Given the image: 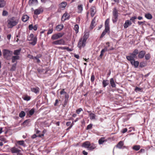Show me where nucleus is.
<instances>
[{"label": "nucleus", "mask_w": 155, "mask_h": 155, "mask_svg": "<svg viewBox=\"0 0 155 155\" xmlns=\"http://www.w3.org/2000/svg\"><path fill=\"white\" fill-rule=\"evenodd\" d=\"M110 84H111V86L112 87H115L116 86L114 82V80L113 78H111L110 79Z\"/></svg>", "instance_id": "obj_39"}, {"label": "nucleus", "mask_w": 155, "mask_h": 155, "mask_svg": "<svg viewBox=\"0 0 155 155\" xmlns=\"http://www.w3.org/2000/svg\"><path fill=\"white\" fill-rule=\"evenodd\" d=\"M18 22V20L15 17L9 18L7 20V25L9 28H12L16 25Z\"/></svg>", "instance_id": "obj_1"}, {"label": "nucleus", "mask_w": 155, "mask_h": 155, "mask_svg": "<svg viewBox=\"0 0 155 155\" xmlns=\"http://www.w3.org/2000/svg\"><path fill=\"white\" fill-rule=\"evenodd\" d=\"M28 58H30V59H34V57H33L32 55L30 54H28Z\"/></svg>", "instance_id": "obj_59"}, {"label": "nucleus", "mask_w": 155, "mask_h": 155, "mask_svg": "<svg viewBox=\"0 0 155 155\" xmlns=\"http://www.w3.org/2000/svg\"><path fill=\"white\" fill-rule=\"evenodd\" d=\"M109 31L110 30L105 28L104 30L103 31V32L102 33L100 36V38H103L104 37V36L107 33L109 32Z\"/></svg>", "instance_id": "obj_20"}, {"label": "nucleus", "mask_w": 155, "mask_h": 155, "mask_svg": "<svg viewBox=\"0 0 155 155\" xmlns=\"http://www.w3.org/2000/svg\"><path fill=\"white\" fill-rule=\"evenodd\" d=\"M144 57L145 59L146 60H148L151 57L150 54L149 53H148L146 54H145Z\"/></svg>", "instance_id": "obj_42"}, {"label": "nucleus", "mask_w": 155, "mask_h": 155, "mask_svg": "<svg viewBox=\"0 0 155 155\" xmlns=\"http://www.w3.org/2000/svg\"><path fill=\"white\" fill-rule=\"evenodd\" d=\"M83 5H79L78 6V12L79 13H82L83 10Z\"/></svg>", "instance_id": "obj_24"}, {"label": "nucleus", "mask_w": 155, "mask_h": 155, "mask_svg": "<svg viewBox=\"0 0 155 155\" xmlns=\"http://www.w3.org/2000/svg\"><path fill=\"white\" fill-rule=\"evenodd\" d=\"M145 17L146 18L148 19H151L152 18V15L149 13L145 14Z\"/></svg>", "instance_id": "obj_34"}, {"label": "nucleus", "mask_w": 155, "mask_h": 155, "mask_svg": "<svg viewBox=\"0 0 155 155\" xmlns=\"http://www.w3.org/2000/svg\"><path fill=\"white\" fill-rule=\"evenodd\" d=\"M31 91L32 92L37 94L39 93L40 89L38 87H31Z\"/></svg>", "instance_id": "obj_12"}, {"label": "nucleus", "mask_w": 155, "mask_h": 155, "mask_svg": "<svg viewBox=\"0 0 155 155\" xmlns=\"http://www.w3.org/2000/svg\"><path fill=\"white\" fill-rule=\"evenodd\" d=\"M86 44V41L83 39L82 38H80L78 41V47L81 49L82 47H84Z\"/></svg>", "instance_id": "obj_5"}, {"label": "nucleus", "mask_w": 155, "mask_h": 155, "mask_svg": "<svg viewBox=\"0 0 155 155\" xmlns=\"http://www.w3.org/2000/svg\"><path fill=\"white\" fill-rule=\"evenodd\" d=\"M124 142L122 141H120L117 144V148L119 149H123L124 148H126V147L124 146Z\"/></svg>", "instance_id": "obj_11"}, {"label": "nucleus", "mask_w": 155, "mask_h": 155, "mask_svg": "<svg viewBox=\"0 0 155 155\" xmlns=\"http://www.w3.org/2000/svg\"><path fill=\"white\" fill-rule=\"evenodd\" d=\"M96 147V146H95V144H94L92 143H90V145L89 146L88 148V150H92L94 149H95Z\"/></svg>", "instance_id": "obj_23"}, {"label": "nucleus", "mask_w": 155, "mask_h": 155, "mask_svg": "<svg viewBox=\"0 0 155 155\" xmlns=\"http://www.w3.org/2000/svg\"><path fill=\"white\" fill-rule=\"evenodd\" d=\"M112 19L113 23H115L116 22V7L114 8L113 11Z\"/></svg>", "instance_id": "obj_8"}, {"label": "nucleus", "mask_w": 155, "mask_h": 155, "mask_svg": "<svg viewBox=\"0 0 155 155\" xmlns=\"http://www.w3.org/2000/svg\"><path fill=\"white\" fill-rule=\"evenodd\" d=\"M95 18H94L92 21L90 25V28L91 29H92L95 26Z\"/></svg>", "instance_id": "obj_30"}, {"label": "nucleus", "mask_w": 155, "mask_h": 155, "mask_svg": "<svg viewBox=\"0 0 155 155\" xmlns=\"http://www.w3.org/2000/svg\"><path fill=\"white\" fill-rule=\"evenodd\" d=\"M52 43L53 45H65V41L63 39H61L54 41Z\"/></svg>", "instance_id": "obj_7"}, {"label": "nucleus", "mask_w": 155, "mask_h": 155, "mask_svg": "<svg viewBox=\"0 0 155 155\" xmlns=\"http://www.w3.org/2000/svg\"><path fill=\"white\" fill-rule=\"evenodd\" d=\"M41 57V54L37 55L36 56L34 57V59L33 60H36L38 63H40V61L39 58Z\"/></svg>", "instance_id": "obj_29"}, {"label": "nucleus", "mask_w": 155, "mask_h": 155, "mask_svg": "<svg viewBox=\"0 0 155 155\" xmlns=\"http://www.w3.org/2000/svg\"><path fill=\"white\" fill-rule=\"evenodd\" d=\"M89 37V35L88 34H84V35L83 36V38H82L84 40H85V41H86L87 39Z\"/></svg>", "instance_id": "obj_45"}, {"label": "nucleus", "mask_w": 155, "mask_h": 155, "mask_svg": "<svg viewBox=\"0 0 155 155\" xmlns=\"http://www.w3.org/2000/svg\"><path fill=\"white\" fill-rule=\"evenodd\" d=\"M8 13L7 11L5 10H3L2 12V16H5L8 15Z\"/></svg>", "instance_id": "obj_51"}, {"label": "nucleus", "mask_w": 155, "mask_h": 155, "mask_svg": "<svg viewBox=\"0 0 155 155\" xmlns=\"http://www.w3.org/2000/svg\"><path fill=\"white\" fill-rule=\"evenodd\" d=\"M137 18L136 16H134L133 17H132L130 19V20L132 21L133 22H134V20Z\"/></svg>", "instance_id": "obj_57"}, {"label": "nucleus", "mask_w": 155, "mask_h": 155, "mask_svg": "<svg viewBox=\"0 0 155 155\" xmlns=\"http://www.w3.org/2000/svg\"><path fill=\"white\" fill-rule=\"evenodd\" d=\"M29 17L27 15H25L22 16L21 20L24 22L27 21L29 19Z\"/></svg>", "instance_id": "obj_25"}, {"label": "nucleus", "mask_w": 155, "mask_h": 155, "mask_svg": "<svg viewBox=\"0 0 155 155\" xmlns=\"http://www.w3.org/2000/svg\"><path fill=\"white\" fill-rule=\"evenodd\" d=\"M146 51L144 50H141L139 52L138 57L140 59H142L144 58L145 55Z\"/></svg>", "instance_id": "obj_13"}, {"label": "nucleus", "mask_w": 155, "mask_h": 155, "mask_svg": "<svg viewBox=\"0 0 155 155\" xmlns=\"http://www.w3.org/2000/svg\"><path fill=\"white\" fill-rule=\"evenodd\" d=\"M28 3L29 5H36L38 4V0H29Z\"/></svg>", "instance_id": "obj_17"}, {"label": "nucleus", "mask_w": 155, "mask_h": 155, "mask_svg": "<svg viewBox=\"0 0 155 155\" xmlns=\"http://www.w3.org/2000/svg\"><path fill=\"white\" fill-rule=\"evenodd\" d=\"M19 57L18 55H15L13 56L12 58V62L14 63L16 60H19Z\"/></svg>", "instance_id": "obj_26"}, {"label": "nucleus", "mask_w": 155, "mask_h": 155, "mask_svg": "<svg viewBox=\"0 0 155 155\" xmlns=\"http://www.w3.org/2000/svg\"><path fill=\"white\" fill-rule=\"evenodd\" d=\"M95 80V76L93 73L91 77V81L92 82H93Z\"/></svg>", "instance_id": "obj_49"}, {"label": "nucleus", "mask_w": 155, "mask_h": 155, "mask_svg": "<svg viewBox=\"0 0 155 155\" xmlns=\"http://www.w3.org/2000/svg\"><path fill=\"white\" fill-rule=\"evenodd\" d=\"M68 102V99H65L64 102V107H65V106L67 105V103Z\"/></svg>", "instance_id": "obj_58"}, {"label": "nucleus", "mask_w": 155, "mask_h": 155, "mask_svg": "<svg viewBox=\"0 0 155 155\" xmlns=\"http://www.w3.org/2000/svg\"><path fill=\"white\" fill-rule=\"evenodd\" d=\"M82 153L84 155H87L88 153H87L85 150L83 151Z\"/></svg>", "instance_id": "obj_64"}, {"label": "nucleus", "mask_w": 155, "mask_h": 155, "mask_svg": "<svg viewBox=\"0 0 155 155\" xmlns=\"http://www.w3.org/2000/svg\"><path fill=\"white\" fill-rule=\"evenodd\" d=\"M17 145L16 144L15 146L11 148L10 150L12 153H19L21 150L18 149Z\"/></svg>", "instance_id": "obj_10"}, {"label": "nucleus", "mask_w": 155, "mask_h": 155, "mask_svg": "<svg viewBox=\"0 0 155 155\" xmlns=\"http://www.w3.org/2000/svg\"><path fill=\"white\" fill-rule=\"evenodd\" d=\"M70 18V15H68L67 13L65 12L62 16L61 18L62 21H64L66 20H68Z\"/></svg>", "instance_id": "obj_15"}, {"label": "nucleus", "mask_w": 155, "mask_h": 155, "mask_svg": "<svg viewBox=\"0 0 155 155\" xmlns=\"http://www.w3.org/2000/svg\"><path fill=\"white\" fill-rule=\"evenodd\" d=\"M82 111H83L82 109L81 108H80L77 109L76 110V112L77 114H79L80 113V112Z\"/></svg>", "instance_id": "obj_53"}, {"label": "nucleus", "mask_w": 155, "mask_h": 155, "mask_svg": "<svg viewBox=\"0 0 155 155\" xmlns=\"http://www.w3.org/2000/svg\"><path fill=\"white\" fill-rule=\"evenodd\" d=\"M2 51L3 57L5 58L7 60H9L11 59V57L13 53L12 51L7 49H4L2 50Z\"/></svg>", "instance_id": "obj_2"}, {"label": "nucleus", "mask_w": 155, "mask_h": 155, "mask_svg": "<svg viewBox=\"0 0 155 155\" xmlns=\"http://www.w3.org/2000/svg\"><path fill=\"white\" fill-rule=\"evenodd\" d=\"M43 11V9L42 7H39L34 10V14L36 15H38L42 13Z\"/></svg>", "instance_id": "obj_14"}, {"label": "nucleus", "mask_w": 155, "mask_h": 155, "mask_svg": "<svg viewBox=\"0 0 155 155\" xmlns=\"http://www.w3.org/2000/svg\"><path fill=\"white\" fill-rule=\"evenodd\" d=\"M33 26L32 25H29L28 28L29 30H32L33 29Z\"/></svg>", "instance_id": "obj_61"}, {"label": "nucleus", "mask_w": 155, "mask_h": 155, "mask_svg": "<svg viewBox=\"0 0 155 155\" xmlns=\"http://www.w3.org/2000/svg\"><path fill=\"white\" fill-rule=\"evenodd\" d=\"M21 51V48H20L18 49L15 50H14V52L13 53V54L15 55H18L20 54Z\"/></svg>", "instance_id": "obj_31"}, {"label": "nucleus", "mask_w": 155, "mask_h": 155, "mask_svg": "<svg viewBox=\"0 0 155 155\" xmlns=\"http://www.w3.org/2000/svg\"><path fill=\"white\" fill-rule=\"evenodd\" d=\"M31 120L30 119H28L25 120L22 123L23 125L25 126L28 125L30 122Z\"/></svg>", "instance_id": "obj_32"}, {"label": "nucleus", "mask_w": 155, "mask_h": 155, "mask_svg": "<svg viewBox=\"0 0 155 155\" xmlns=\"http://www.w3.org/2000/svg\"><path fill=\"white\" fill-rule=\"evenodd\" d=\"M35 111V109L34 108L31 109L29 112V113L30 115L31 116L34 113Z\"/></svg>", "instance_id": "obj_46"}, {"label": "nucleus", "mask_w": 155, "mask_h": 155, "mask_svg": "<svg viewBox=\"0 0 155 155\" xmlns=\"http://www.w3.org/2000/svg\"><path fill=\"white\" fill-rule=\"evenodd\" d=\"M132 23L129 20H126L124 25V27L125 28H127Z\"/></svg>", "instance_id": "obj_21"}, {"label": "nucleus", "mask_w": 155, "mask_h": 155, "mask_svg": "<svg viewBox=\"0 0 155 155\" xmlns=\"http://www.w3.org/2000/svg\"><path fill=\"white\" fill-rule=\"evenodd\" d=\"M67 93L64 91V89H62L61 91L60 92V94L61 95H65Z\"/></svg>", "instance_id": "obj_54"}, {"label": "nucleus", "mask_w": 155, "mask_h": 155, "mask_svg": "<svg viewBox=\"0 0 155 155\" xmlns=\"http://www.w3.org/2000/svg\"><path fill=\"white\" fill-rule=\"evenodd\" d=\"M58 101H58V99H56V100L55 103V104H54V106H57V104L58 103Z\"/></svg>", "instance_id": "obj_62"}, {"label": "nucleus", "mask_w": 155, "mask_h": 155, "mask_svg": "<svg viewBox=\"0 0 155 155\" xmlns=\"http://www.w3.org/2000/svg\"><path fill=\"white\" fill-rule=\"evenodd\" d=\"M89 117L90 119L93 120L95 119V115L94 114L90 113L89 114Z\"/></svg>", "instance_id": "obj_41"}, {"label": "nucleus", "mask_w": 155, "mask_h": 155, "mask_svg": "<svg viewBox=\"0 0 155 155\" xmlns=\"http://www.w3.org/2000/svg\"><path fill=\"white\" fill-rule=\"evenodd\" d=\"M109 21H110V18H107L105 21V28L108 29L110 30V27H109Z\"/></svg>", "instance_id": "obj_18"}, {"label": "nucleus", "mask_w": 155, "mask_h": 155, "mask_svg": "<svg viewBox=\"0 0 155 155\" xmlns=\"http://www.w3.org/2000/svg\"><path fill=\"white\" fill-rule=\"evenodd\" d=\"M90 143L89 141H86L83 143L82 147L88 149L89 146L90 145Z\"/></svg>", "instance_id": "obj_19"}, {"label": "nucleus", "mask_w": 155, "mask_h": 155, "mask_svg": "<svg viewBox=\"0 0 155 155\" xmlns=\"http://www.w3.org/2000/svg\"><path fill=\"white\" fill-rule=\"evenodd\" d=\"M17 143L20 145L24 146L25 142L24 140L18 141Z\"/></svg>", "instance_id": "obj_43"}, {"label": "nucleus", "mask_w": 155, "mask_h": 155, "mask_svg": "<svg viewBox=\"0 0 155 155\" xmlns=\"http://www.w3.org/2000/svg\"><path fill=\"white\" fill-rule=\"evenodd\" d=\"M140 148V146L139 145H134L132 147V149L136 151H138L139 150Z\"/></svg>", "instance_id": "obj_33"}, {"label": "nucleus", "mask_w": 155, "mask_h": 155, "mask_svg": "<svg viewBox=\"0 0 155 155\" xmlns=\"http://www.w3.org/2000/svg\"><path fill=\"white\" fill-rule=\"evenodd\" d=\"M16 64H13L12 66V67L11 69V71H14L16 69Z\"/></svg>", "instance_id": "obj_48"}, {"label": "nucleus", "mask_w": 155, "mask_h": 155, "mask_svg": "<svg viewBox=\"0 0 155 155\" xmlns=\"http://www.w3.org/2000/svg\"><path fill=\"white\" fill-rule=\"evenodd\" d=\"M64 95L65 97V99H68L69 97V95L67 93H66Z\"/></svg>", "instance_id": "obj_63"}, {"label": "nucleus", "mask_w": 155, "mask_h": 155, "mask_svg": "<svg viewBox=\"0 0 155 155\" xmlns=\"http://www.w3.org/2000/svg\"><path fill=\"white\" fill-rule=\"evenodd\" d=\"M64 34L62 33H58L53 34L51 37V39L53 40L58 39L62 37L64 35Z\"/></svg>", "instance_id": "obj_6"}, {"label": "nucleus", "mask_w": 155, "mask_h": 155, "mask_svg": "<svg viewBox=\"0 0 155 155\" xmlns=\"http://www.w3.org/2000/svg\"><path fill=\"white\" fill-rule=\"evenodd\" d=\"M53 31V29L52 28H49L48 30V32H47V35H49L50 34H51Z\"/></svg>", "instance_id": "obj_55"}, {"label": "nucleus", "mask_w": 155, "mask_h": 155, "mask_svg": "<svg viewBox=\"0 0 155 155\" xmlns=\"http://www.w3.org/2000/svg\"><path fill=\"white\" fill-rule=\"evenodd\" d=\"M95 8L94 6H92L91 8V14L92 16H93L95 13Z\"/></svg>", "instance_id": "obj_22"}, {"label": "nucleus", "mask_w": 155, "mask_h": 155, "mask_svg": "<svg viewBox=\"0 0 155 155\" xmlns=\"http://www.w3.org/2000/svg\"><path fill=\"white\" fill-rule=\"evenodd\" d=\"M5 2L4 0H0V8L4 7L5 5Z\"/></svg>", "instance_id": "obj_35"}, {"label": "nucleus", "mask_w": 155, "mask_h": 155, "mask_svg": "<svg viewBox=\"0 0 155 155\" xmlns=\"http://www.w3.org/2000/svg\"><path fill=\"white\" fill-rule=\"evenodd\" d=\"M27 39L28 41H31L29 42V44L33 46L37 44V38L36 36L34 37L33 34H31L29 36H28Z\"/></svg>", "instance_id": "obj_3"}, {"label": "nucleus", "mask_w": 155, "mask_h": 155, "mask_svg": "<svg viewBox=\"0 0 155 155\" xmlns=\"http://www.w3.org/2000/svg\"><path fill=\"white\" fill-rule=\"evenodd\" d=\"M25 113L23 111H21L19 114V117L21 118L24 117L25 116Z\"/></svg>", "instance_id": "obj_44"}, {"label": "nucleus", "mask_w": 155, "mask_h": 155, "mask_svg": "<svg viewBox=\"0 0 155 155\" xmlns=\"http://www.w3.org/2000/svg\"><path fill=\"white\" fill-rule=\"evenodd\" d=\"M146 66V64L144 62H141L139 64V67L140 68H143Z\"/></svg>", "instance_id": "obj_50"}, {"label": "nucleus", "mask_w": 155, "mask_h": 155, "mask_svg": "<svg viewBox=\"0 0 155 155\" xmlns=\"http://www.w3.org/2000/svg\"><path fill=\"white\" fill-rule=\"evenodd\" d=\"M106 141L107 140L105 139L104 138L102 137L99 140L98 143L100 144H102L103 143Z\"/></svg>", "instance_id": "obj_37"}, {"label": "nucleus", "mask_w": 155, "mask_h": 155, "mask_svg": "<svg viewBox=\"0 0 155 155\" xmlns=\"http://www.w3.org/2000/svg\"><path fill=\"white\" fill-rule=\"evenodd\" d=\"M79 28V27L78 25L76 24L74 25V30L75 31V32L76 34L78 33V32Z\"/></svg>", "instance_id": "obj_40"}, {"label": "nucleus", "mask_w": 155, "mask_h": 155, "mask_svg": "<svg viewBox=\"0 0 155 155\" xmlns=\"http://www.w3.org/2000/svg\"><path fill=\"white\" fill-rule=\"evenodd\" d=\"M130 61L131 64L134 65L135 68H137L138 67L139 65V62L137 61H135L134 59H131V60L127 59Z\"/></svg>", "instance_id": "obj_9"}, {"label": "nucleus", "mask_w": 155, "mask_h": 155, "mask_svg": "<svg viewBox=\"0 0 155 155\" xmlns=\"http://www.w3.org/2000/svg\"><path fill=\"white\" fill-rule=\"evenodd\" d=\"M67 5V3L65 2H63L59 5L60 8L64 9Z\"/></svg>", "instance_id": "obj_27"}, {"label": "nucleus", "mask_w": 155, "mask_h": 155, "mask_svg": "<svg viewBox=\"0 0 155 155\" xmlns=\"http://www.w3.org/2000/svg\"><path fill=\"white\" fill-rule=\"evenodd\" d=\"M109 81L107 80H104L103 81L102 84L104 87H105L109 84Z\"/></svg>", "instance_id": "obj_36"}, {"label": "nucleus", "mask_w": 155, "mask_h": 155, "mask_svg": "<svg viewBox=\"0 0 155 155\" xmlns=\"http://www.w3.org/2000/svg\"><path fill=\"white\" fill-rule=\"evenodd\" d=\"M109 46H108V47L106 46L104 47V49L101 50V54L99 56V57H100L101 58L103 56L104 54V52H105V51H110V50H109V49L108 48Z\"/></svg>", "instance_id": "obj_16"}, {"label": "nucleus", "mask_w": 155, "mask_h": 155, "mask_svg": "<svg viewBox=\"0 0 155 155\" xmlns=\"http://www.w3.org/2000/svg\"><path fill=\"white\" fill-rule=\"evenodd\" d=\"M127 128H125L122 129V130L121 131V132L123 134H124L126 132H127Z\"/></svg>", "instance_id": "obj_56"}, {"label": "nucleus", "mask_w": 155, "mask_h": 155, "mask_svg": "<svg viewBox=\"0 0 155 155\" xmlns=\"http://www.w3.org/2000/svg\"><path fill=\"white\" fill-rule=\"evenodd\" d=\"M93 124H90L89 125H88L86 127V129L87 130L91 129L92 127Z\"/></svg>", "instance_id": "obj_52"}, {"label": "nucleus", "mask_w": 155, "mask_h": 155, "mask_svg": "<svg viewBox=\"0 0 155 155\" xmlns=\"http://www.w3.org/2000/svg\"><path fill=\"white\" fill-rule=\"evenodd\" d=\"M64 28L63 25H57L56 27V29L58 31H60L63 29Z\"/></svg>", "instance_id": "obj_28"}, {"label": "nucleus", "mask_w": 155, "mask_h": 155, "mask_svg": "<svg viewBox=\"0 0 155 155\" xmlns=\"http://www.w3.org/2000/svg\"><path fill=\"white\" fill-rule=\"evenodd\" d=\"M142 88H139L137 87L135 88V91L136 92H141L142 91Z\"/></svg>", "instance_id": "obj_47"}, {"label": "nucleus", "mask_w": 155, "mask_h": 155, "mask_svg": "<svg viewBox=\"0 0 155 155\" xmlns=\"http://www.w3.org/2000/svg\"><path fill=\"white\" fill-rule=\"evenodd\" d=\"M38 26L37 25H35L34 26H33V29L35 31H36L37 29Z\"/></svg>", "instance_id": "obj_60"}, {"label": "nucleus", "mask_w": 155, "mask_h": 155, "mask_svg": "<svg viewBox=\"0 0 155 155\" xmlns=\"http://www.w3.org/2000/svg\"><path fill=\"white\" fill-rule=\"evenodd\" d=\"M139 53L138 50L137 49H135L132 53L129 54L130 55L127 56L126 57L127 59L131 60V59L137 58V55Z\"/></svg>", "instance_id": "obj_4"}, {"label": "nucleus", "mask_w": 155, "mask_h": 155, "mask_svg": "<svg viewBox=\"0 0 155 155\" xmlns=\"http://www.w3.org/2000/svg\"><path fill=\"white\" fill-rule=\"evenodd\" d=\"M22 98L24 100L27 101H29L31 99V97L30 96L26 95L22 97Z\"/></svg>", "instance_id": "obj_38"}]
</instances>
